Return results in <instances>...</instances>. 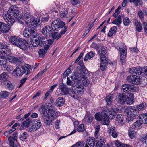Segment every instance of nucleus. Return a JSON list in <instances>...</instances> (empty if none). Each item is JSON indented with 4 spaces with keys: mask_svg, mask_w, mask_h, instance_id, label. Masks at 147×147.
<instances>
[{
    "mask_svg": "<svg viewBox=\"0 0 147 147\" xmlns=\"http://www.w3.org/2000/svg\"><path fill=\"white\" fill-rule=\"evenodd\" d=\"M86 73L85 70H82L80 73H74L72 76L71 77L74 80V85L76 88L75 89L74 91L72 90L70 94V96L75 99H78L84 92L82 80L86 86H88L90 84V81L87 77L85 76Z\"/></svg>",
    "mask_w": 147,
    "mask_h": 147,
    "instance_id": "f257e3e1",
    "label": "nucleus"
},
{
    "mask_svg": "<svg viewBox=\"0 0 147 147\" xmlns=\"http://www.w3.org/2000/svg\"><path fill=\"white\" fill-rule=\"evenodd\" d=\"M39 111L45 123L47 125H52L53 121L58 117V114L50 103L42 106Z\"/></svg>",
    "mask_w": 147,
    "mask_h": 147,
    "instance_id": "f03ea898",
    "label": "nucleus"
},
{
    "mask_svg": "<svg viewBox=\"0 0 147 147\" xmlns=\"http://www.w3.org/2000/svg\"><path fill=\"white\" fill-rule=\"evenodd\" d=\"M53 42V40H49L47 38L38 34L32 40L31 43L34 47H36L39 45L41 47H44V49H41L38 51L40 55L42 56L46 53L50 45Z\"/></svg>",
    "mask_w": 147,
    "mask_h": 147,
    "instance_id": "7ed1b4c3",
    "label": "nucleus"
},
{
    "mask_svg": "<svg viewBox=\"0 0 147 147\" xmlns=\"http://www.w3.org/2000/svg\"><path fill=\"white\" fill-rule=\"evenodd\" d=\"M0 15L3 16V17L6 22L7 21L6 20H9L11 18H13V16L18 20H20L22 18V17L19 13L18 9L15 5L11 7L6 14L5 13L3 10H0Z\"/></svg>",
    "mask_w": 147,
    "mask_h": 147,
    "instance_id": "20e7f679",
    "label": "nucleus"
},
{
    "mask_svg": "<svg viewBox=\"0 0 147 147\" xmlns=\"http://www.w3.org/2000/svg\"><path fill=\"white\" fill-rule=\"evenodd\" d=\"M9 40L12 44L19 47L22 50H25L28 48L27 45L28 43L26 40L18 38L16 36H13L10 38Z\"/></svg>",
    "mask_w": 147,
    "mask_h": 147,
    "instance_id": "39448f33",
    "label": "nucleus"
},
{
    "mask_svg": "<svg viewBox=\"0 0 147 147\" xmlns=\"http://www.w3.org/2000/svg\"><path fill=\"white\" fill-rule=\"evenodd\" d=\"M22 19L25 21V23L29 26H34V27L39 26L41 24L40 19L37 20L35 19L34 16L29 14H24L23 16Z\"/></svg>",
    "mask_w": 147,
    "mask_h": 147,
    "instance_id": "423d86ee",
    "label": "nucleus"
},
{
    "mask_svg": "<svg viewBox=\"0 0 147 147\" xmlns=\"http://www.w3.org/2000/svg\"><path fill=\"white\" fill-rule=\"evenodd\" d=\"M125 112L127 116L130 118V120L134 118L136 116L138 115L139 113V111L137 107L134 106L126 108L125 110Z\"/></svg>",
    "mask_w": 147,
    "mask_h": 147,
    "instance_id": "0eeeda50",
    "label": "nucleus"
},
{
    "mask_svg": "<svg viewBox=\"0 0 147 147\" xmlns=\"http://www.w3.org/2000/svg\"><path fill=\"white\" fill-rule=\"evenodd\" d=\"M95 119L97 121H101V123L103 125H108L109 124V121L108 119V116L105 115V113L102 111L101 114L98 113L95 115Z\"/></svg>",
    "mask_w": 147,
    "mask_h": 147,
    "instance_id": "6e6552de",
    "label": "nucleus"
},
{
    "mask_svg": "<svg viewBox=\"0 0 147 147\" xmlns=\"http://www.w3.org/2000/svg\"><path fill=\"white\" fill-rule=\"evenodd\" d=\"M65 25L64 22L58 19H56L52 22L51 27L53 30L58 31L61 28H63Z\"/></svg>",
    "mask_w": 147,
    "mask_h": 147,
    "instance_id": "1a4fd4ad",
    "label": "nucleus"
},
{
    "mask_svg": "<svg viewBox=\"0 0 147 147\" xmlns=\"http://www.w3.org/2000/svg\"><path fill=\"white\" fill-rule=\"evenodd\" d=\"M59 88L60 91L59 92L62 95H66L68 94L69 93L70 94V92H71L72 90L74 91L73 88L70 89H69V91L68 88L66 85H65L63 83H61L60 84L59 86Z\"/></svg>",
    "mask_w": 147,
    "mask_h": 147,
    "instance_id": "9d476101",
    "label": "nucleus"
},
{
    "mask_svg": "<svg viewBox=\"0 0 147 147\" xmlns=\"http://www.w3.org/2000/svg\"><path fill=\"white\" fill-rule=\"evenodd\" d=\"M35 28L34 27H32L30 26L26 27L23 31L24 36L25 37H29L34 32Z\"/></svg>",
    "mask_w": 147,
    "mask_h": 147,
    "instance_id": "9b49d317",
    "label": "nucleus"
},
{
    "mask_svg": "<svg viewBox=\"0 0 147 147\" xmlns=\"http://www.w3.org/2000/svg\"><path fill=\"white\" fill-rule=\"evenodd\" d=\"M117 111L116 109L113 108H110L107 110L104 111L105 113V115L108 116V119H112L114 118L116 114Z\"/></svg>",
    "mask_w": 147,
    "mask_h": 147,
    "instance_id": "f8f14e48",
    "label": "nucleus"
},
{
    "mask_svg": "<svg viewBox=\"0 0 147 147\" xmlns=\"http://www.w3.org/2000/svg\"><path fill=\"white\" fill-rule=\"evenodd\" d=\"M0 52L5 57L7 56L10 55L11 54L10 49L8 47L7 45L4 44L3 46L0 50Z\"/></svg>",
    "mask_w": 147,
    "mask_h": 147,
    "instance_id": "ddd939ff",
    "label": "nucleus"
},
{
    "mask_svg": "<svg viewBox=\"0 0 147 147\" xmlns=\"http://www.w3.org/2000/svg\"><path fill=\"white\" fill-rule=\"evenodd\" d=\"M103 55H100V57L101 59V63L100 66V68L102 71H104L106 68L107 62L108 61V59L107 57H103Z\"/></svg>",
    "mask_w": 147,
    "mask_h": 147,
    "instance_id": "4468645a",
    "label": "nucleus"
},
{
    "mask_svg": "<svg viewBox=\"0 0 147 147\" xmlns=\"http://www.w3.org/2000/svg\"><path fill=\"white\" fill-rule=\"evenodd\" d=\"M10 26L8 24L0 22V31L4 33L8 32Z\"/></svg>",
    "mask_w": 147,
    "mask_h": 147,
    "instance_id": "2eb2a0df",
    "label": "nucleus"
},
{
    "mask_svg": "<svg viewBox=\"0 0 147 147\" xmlns=\"http://www.w3.org/2000/svg\"><path fill=\"white\" fill-rule=\"evenodd\" d=\"M7 59L3 56H2L0 54V66H3L5 69L8 71L9 69V66L7 64Z\"/></svg>",
    "mask_w": 147,
    "mask_h": 147,
    "instance_id": "dca6fc26",
    "label": "nucleus"
},
{
    "mask_svg": "<svg viewBox=\"0 0 147 147\" xmlns=\"http://www.w3.org/2000/svg\"><path fill=\"white\" fill-rule=\"evenodd\" d=\"M24 69V66L19 65L17 66L16 69L14 70L13 74H15L17 76L22 75L23 74Z\"/></svg>",
    "mask_w": 147,
    "mask_h": 147,
    "instance_id": "f3484780",
    "label": "nucleus"
},
{
    "mask_svg": "<svg viewBox=\"0 0 147 147\" xmlns=\"http://www.w3.org/2000/svg\"><path fill=\"white\" fill-rule=\"evenodd\" d=\"M129 71L131 74H135L138 76L142 73V67L140 66L134 67L129 69Z\"/></svg>",
    "mask_w": 147,
    "mask_h": 147,
    "instance_id": "a211bd4d",
    "label": "nucleus"
},
{
    "mask_svg": "<svg viewBox=\"0 0 147 147\" xmlns=\"http://www.w3.org/2000/svg\"><path fill=\"white\" fill-rule=\"evenodd\" d=\"M95 143V138L89 137L87 139L85 147H94Z\"/></svg>",
    "mask_w": 147,
    "mask_h": 147,
    "instance_id": "6ab92c4d",
    "label": "nucleus"
},
{
    "mask_svg": "<svg viewBox=\"0 0 147 147\" xmlns=\"http://www.w3.org/2000/svg\"><path fill=\"white\" fill-rule=\"evenodd\" d=\"M120 60L121 63L125 62L126 57L127 53V50L126 47H123V49L120 51Z\"/></svg>",
    "mask_w": 147,
    "mask_h": 147,
    "instance_id": "aec40b11",
    "label": "nucleus"
},
{
    "mask_svg": "<svg viewBox=\"0 0 147 147\" xmlns=\"http://www.w3.org/2000/svg\"><path fill=\"white\" fill-rule=\"evenodd\" d=\"M134 86L132 85L128 84H124L122 86V89L123 91L125 92H133L134 91Z\"/></svg>",
    "mask_w": 147,
    "mask_h": 147,
    "instance_id": "412c9836",
    "label": "nucleus"
},
{
    "mask_svg": "<svg viewBox=\"0 0 147 147\" xmlns=\"http://www.w3.org/2000/svg\"><path fill=\"white\" fill-rule=\"evenodd\" d=\"M126 95L124 93H121L119 94L117 98L119 102L124 104L126 101Z\"/></svg>",
    "mask_w": 147,
    "mask_h": 147,
    "instance_id": "4be33fe9",
    "label": "nucleus"
},
{
    "mask_svg": "<svg viewBox=\"0 0 147 147\" xmlns=\"http://www.w3.org/2000/svg\"><path fill=\"white\" fill-rule=\"evenodd\" d=\"M126 101L125 102L127 104L131 105L133 103L134 95L132 93H129L127 96L126 95Z\"/></svg>",
    "mask_w": 147,
    "mask_h": 147,
    "instance_id": "5701e85b",
    "label": "nucleus"
},
{
    "mask_svg": "<svg viewBox=\"0 0 147 147\" xmlns=\"http://www.w3.org/2000/svg\"><path fill=\"white\" fill-rule=\"evenodd\" d=\"M139 118L142 123L145 124L147 123V113L141 114L139 116Z\"/></svg>",
    "mask_w": 147,
    "mask_h": 147,
    "instance_id": "b1692460",
    "label": "nucleus"
},
{
    "mask_svg": "<svg viewBox=\"0 0 147 147\" xmlns=\"http://www.w3.org/2000/svg\"><path fill=\"white\" fill-rule=\"evenodd\" d=\"M51 28L50 26H49L47 25L43 28L42 30V32L43 34L47 35L51 33Z\"/></svg>",
    "mask_w": 147,
    "mask_h": 147,
    "instance_id": "393cba45",
    "label": "nucleus"
},
{
    "mask_svg": "<svg viewBox=\"0 0 147 147\" xmlns=\"http://www.w3.org/2000/svg\"><path fill=\"white\" fill-rule=\"evenodd\" d=\"M116 121L120 125H122L124 124V118L121 114H118L116 117Z\"/></svg>",
    "mask_w": 147,
    "mask_h": 147,
    "instance_id": "a878e982",
    "label": "nucleus"
},
{
    "mask_svg": "<svg viewBox=\"0 0 147 147\" xmlns=\"http://www.w3.org/2000/svg\"><path fill=\"white\" fill-rule=\"evenodd\" d=\"M32 122L31 119L29 118L27 119L25 121H24L22 124L21 127H22L28 128L29 126V125Z\"/></svg>",
    "mask_w": 147,
    "mask_h": 147,
    "instance_id": "bb28decb",
    "label": "nucleus"
},
{
    "mask_svg": "<svg viewBox=\"0 0 147 147\" xmlns=\"http://www.w3.org/2000/svg\"><path fill=\"white\" fill-rule=\"evenodd\" d=\"M95 55V54L94 52L93 51H91L87 53L84 58V59L85 61H87L94 57Z\"/></svg>",
    "mask_w": 147,
    "mask_h": 147,
    "instance_id": "cd10ccee",
    "label": "nucleus"
},
{
    "mask_svg": "<svg viewBox=\"0 0 147 147\" xmlns=\"http://www.w3.org/2000/svg\"><path fill=\"white\" fill-rule=\"evenodd\" d=\"M8 60L11 63H16L18 61V60L17 58L14 56L11 55V54L10 55L7 56L6 57Z\"/></svg>",
    "mask_w": 147,
    "mask_h": 147,
    "instance_id": "c85d7f7f",
    "label": "nucleus"
},
{
    "mask_svg": "<svg viewBox=\"0 0 147 147\" xmlns=\"http://www.w3.org/2000/svg\"><path fill=\"white\" fill-rule=\"evenodd\" d=\"M117 30V28L116 26H114L112 27L110 29L108 36L109 37H111L113 34H115Z\"/></svg>",
    "mask_w": 147,
    "mask_h": 147,
    "instance_id": "c756f323",
    "label": "nucleus"
},
{
    "mask_svg": "<svg viewBox=\"0 0 147 147\" xmlns=\"http://www.w3.org/2000/svg\"><path fill=\"white\" fill-rule=\"evenodd\" d=\"M9 78L8 74L5 72H3L0 75V80L3 81H7Z\"/></svg>",
    "mask_w": 147,
    "mask_h": 147,
    "instance_id": "7c9ffc66",
    "label": "nucleus"
},
{
    "mask_svg": "<svg viewBox=\"0 0 147 147\" xmlns=\"http://www.w3.org/2000/svg\"><path fill=\"white\" fill-rule=\"evenodd\" d=\"M135 24L136 30L138 32H141L142 30V28L140 22L136 20V21Z\"/></svg>",
    "mask_w": 147,
    "mask_h": 147,
    "instance_id": "2f4dec72",
    "label": "nucleus"
},
{
    "mask_svg": "<svg viewBox=\"0 0 147 147\" xmlns=\"http://www.w3.org/2000/svg\"><path fill=\"white\" fill-rule=\"evenodd\" d=\"M115 146L117 147H132L130 145L121 143L118 140L115 141Z\"/></svg>",
    "mask_w": 147,
    "mask_h": 147,
    "instance_id": "473e14b6",
    "label": "nucleus"
},
{
    "mask_svg": "<svg viewBox=\"0 0 147 147\" xmlns=\"http://www.w3.org/2000/svg\"><path fill=\"white\" fill-rule=\"evenodd\" d=\"M93 118L91 116H85L83 120V121L86 124L90 123L92 121Z\"/></svg>",
    "mask_w": 147,
    "mask_h": 147,
    "instance_id": "72a5a7b5",
    "label": "nucleus"
},
{
    "mask_svg": "<svg viewBox=\"0 0 147 147\" xmlns=\"http://www.w3.org/2000/svg\"><path fill=\"white\" fill-rule=\"evenodd\" d=\"M32 123L38 129H39L42 125L39 119H36L34 120Z\"/></svg>",
    "mask_w": 147,
    "mask_h": 147,
    "instance_id": "f704fd0d",
    "label": "nucleus"
},
{
    "mask_svg": "<svg viewBox=\"0 0 147 147\" xmlns=\"http://www.w3.org/2000/svg\"><path fill=\"white\" fill-rule=\"evenodd\" d=\"M101 51H98V53L99 56H100V55H103V57H107L105 54L107 53V48L105 47H102L101 48Z\"/></svg>",
    "mask_w": 147,
    "mask_h": 147,
    "instance_id": "c9c22d12",
    "label": "nucleus"
},
{
    "mask_svg": "<svg viewBox=\"0 0 147 147\" xmlns=\"http://www.w3.org/2000/svg\"><path fill=\"white\" fill-rule=\"evenodd\" d=\"M64 99L62 97L59 98L55 102L56 103L58 106H60L63 105L64 103Z\"/></svg>",
    "mask_w": 147,
    "mask_h": 147,
    "instance_id": "e433bc0d",
    "label": "nucleus"
},
{
    "mask_svg": "<svg viewBox=\"0 0 147 147\" xmlns=\"http://www.w3.org/2000/svg\"><path fill=\"white\" fill-rule=\"evenodd\" d=\"M113 98L114 96L112 94L106 97V101L108 105L111 104Z\"/></svg>",
    "mask_w": 147,
    "mask_h": 147,
    "instance_id": "4c0bfd02",
    "label": "nucleus"
},
{
    "mask_svg": "<svg viewBox=\"0 0 147 147\" xmlns=\"http://www.w3.org/2000/svg\"><path fill=\"white\" fill-rule=\"evenodd\" d=\"M129 135L131 139L133 138L135 136L136 134L134 129L133 128H131L129 130Z\"/></svg>",
    "mask_w": 147,
    "mask_h": 147,
    "instance_id": "58836bf2",
    "label": "nucleus"
},
{
    "mask_svg": "<svg viewBox=\"0 0 147 147\" xmlns=\"http://www.w3.org/2000/svg\"><path fill=\"white\" fill-rule=\"evenodd\" d=\"M121 22V16L119 15L118 17V18L114 20L112 22V23L117 25L118 26H119V24Z\"/></svg>",
    "mask_w": 147,
    "mask_h": 147,
    "instance_id": "ea45409f",
    "label": "nucleus"
},
{
    "mask_svg": "<svg viewBox=\"0 0 147 147\" xmlns=\"http://www.w3.org/2000/svg\"><path fill=\"white\" fill-rule=\"evenodd\" d=\"M105 140L104 138H102L100 139L96 143V147H101L103 144L105 143Z\"/></svg>",
    "mask_w": 147,
    "mask_h": 147,
    "instance_id": "a19ab883",
    "label": "nucleus"
},
{
    "mask_svg": "<svg viewBox=\"0 0 147 147\" xmlns=\"http://www.w3.org/2000/svg\"><path fill=\"white\" fill-rule=\"evenodd\" d=\"M28 131L29 132H33L37 130L38 129L35 127L33 124L29 126L28 128Z\"/></svg>",
    "mask_w": 147,
    "mask_h": 147,
    "instance_id": "79ce46f5",
    "label": "nucleus"
},
{
    "mask_svg": "<svg viewBox=\"0 0 147 147\" xmlns=\"http://www.w3.org/2000/svg\"><path fill=\"white\" fill-rule=\"evenodd\" d=\"M146 105L145 103L141 104L137 106V108L139 111H143L144 110L146 107Z\"/></svg>",
    "mask_w": 147,
    "mask_h": 147,
    "instance_id": "37998d69",
    "label": "nucleus"
},
{
    "mask_svg": "<svg viewBox=\"0 0 147 147\" xmlns=\"http://www.w3.org/2000/svg\"><path fill=\"white\" fill-rule=\"evenodd\" d=\"M68 10L67 9H64L60 13V17L61 18L66 17L68 13Z\"/></svg>",
    "mask_w": 147,
    "mask_h": 147,
    "instance_id": "c03bdc74",
    "label": "nucleus"
},
{
    "mask_svg": "<svg viewBox=\"0 0 147 147\" xmlns=\"http://www.w3.org/2000/svg\"><path fill=\"white\" fill-rule=\"evenodd\" d=\"M142 124V123H141L140 120L139 121H137L132 125V128L134 129V128L138 127H140Z\"/></svg>",
    "mask_w": 147,
    "mask_h": 147,
    "instance_id": "a18cd8bd",
    "label": "nucleus"
},
{
    "mask_svg": "<svg viewBox=\"0 0 147 147\" xmlns=\"http://www.w3.org/2000/svg\"><path fill=\"white\" fill-rule=\"evenodd\" d=\"M9 94V93L6 91H2L0 93V95L3 98H6L7 97Z\"/></svg>",
    "mask_w": 147,
    "mask_h": 147,
    "instance_id": "49530a36",
    "label": "nucleus"
},
{
    "mask_svg": "<svg viewBox=\"0 0 147 147\" xmlns=\"http://www.w3.org/2000/svg\"><path fill=\"white\" fill-rule=\"evenodd\" d=\"M84 143L83 142H77L76 144L72 145L71 147H83Z\"/></svg>",
    "mask_w": 147,
    "mask_h": 147,
    "instance_id": "de8ad7c7",
    "label": "nucleus"
},
{
    "mask_svg": "<svg viewBox=\"0 0 147 147\" xmlns=\"http://www.w3.org/2000/svg\"><path fill=\"white\" fill-rule=\"evenodd\" d=\"M140 78L139 76L135 75V78L133 84H139L140 81Z\"/></svg>",
    "mask_w": 147,
    "mask_h": 147,
    "instance_id": "09e8293b",
    "label": "nucleus"
},
{
    "mask_svg": "<svg viewBox=\"0 0 147 147\" xmlns=\"http://www.w3.org/2000/svg\"><path fill=\"white\" fill-rule=\"evenodd\" d=\"M123 21L124 24L126 26L129 25L130 23L129 19L127 17L123 19Z\"/></svg>",
    "mask_w": 147,
    "mask_h": 147,
    "instance_id": "8fccbe9b",
    "label": "nucleus"
},
{
    "mask_svg": "<svg viewBox=\"0 0 147 147\" xmlns=\"http://www.w3.org/2000/svg\"><path fill=\"white\" fill-rule=\"evenodd\" d=\"M27 136L28 135L27 134V132H24L22 134L20 135L19 138L21 140L23 141L26 139V138L27 137Z\"/></svg>",
    "mask_w": 147,
    "mask_h": 147,
    "instance_id": "3c124183",
    "label": "nucleus"
},
{
    "mask_svg": "<svg viewBox=\"0 0 147 147\" xmlns=\"http://www.w3.org/2000/svg\"><path fill=\"white\" fill-rule=\"evenodd\" d=\"M135 75H130L128 76L127 78L128 81L131 83L133 84L135 78Z\"/></svg>",
    "mask_w": 147,
    "mask_h": 147,
    "instance_id": "603ef678",
    "label": "nucleus"
},
{
    "mask_svg": "<svg viewBox=\"0 0 147 147\" xmlns=\"http://www.w3.org/2000/svg\"><path fill=\"white\" fill-rule=\"evenodd\" d=\"M8 140L9 142L10 146L11 147L13 146L14 144V139L11 136H10L8 138Z\"/></svg>",
    "mask_w": 147,
    "mask_h": 147,
    "instance_id": "864d4df0",
    "label": "nucleus"
},
{
    "mask_svg": "<svg viewBox=\"0 0 147 147\" xmlns=\"http://www.w3.org/2000/svg\"><path fill=\"white\" fill-rule=\"evenodd\" d=\"M6 86L7 88L10 90H12L14 88L12 84L10 81H7Z\"/></svg>",
    "mask_w": 147,
    "mask_h": 147,
    "instance_id": "5fc2aeb1",
    "label": "nucleus"
},
{
    "mask_svg": "<svg viewBox=\"0 0 147 147\" xmlns=\"http://www.w3.org/2000/svg\"><path fill=\"white\" fill-rule=\"evenodd\" d=\"M84 130V125L83 124H80L78 127L77 131L78 132H83Z\"/></svg>",
    "mask_w": 147,
    "mask_h": 147,
    "instance_id": "6e6d98bb",
    "label": "nucleus"
},
{
    "mask_svg": "<svg viewBox=\"0 0 147 147\" xmlns=\"http://www.w3.org/2000/svg\"><path fill=\"white\" fill-rule=\"evenodd\" d=\"M67 27H64V30L61 32L60 34L58 36L57 39H59L61 37L62 35H63L65 33V32L66 31V29Z\"/></svg>",
    "mask_w": 147,
    "mask_h": 147,
    "instance_id": "4d7b16f0",
    "label": "nucleus"
},
{
    "mask_svg": "<svg viewBox=\"0 0 147 147\" xmlns=\"http://www.w3.org/2000/svg\"><path fill=\"white\" fill-rule=\"evenodd\" d=\"M115 127H111L108 128V131L109 133V134L111 135V134H112L115 131Z\"/></svg>",
    "mask_w": 147,
    "mask_h": 147,
    "instance_id": "13d9d810",
    "label": "nucleus"
},
{
    "mask_svg": "<svg viewBox=\"0 0 147 147\" xmlns=\"http://www.w3.org/2000/svg\"><path fill=\"white\" fill-rule=\"evenodd\" d=\"M7 22L10 25L12 26L15 22V20L14 18H11L10 20H6Z\"/></svg>",
    "mask_w": 147,
    "mask_h": 147,
    "instance_id": "bf43d9fd",
    "label": "nucleus"
},
{
    "mask_svg": "<svg viewBox=\"0 0 147 147\" xmlns=\"http://www.w3.org/2000/svg\"><path fill=\"white\" fill-rule=\"evenodd\" d=\"M27 79V78H25L20 80V84L19 85L18 87L19 88L21 87L22 86V85L25 83Z\"/></svg>",
    "mask_w": 147,
    "mask_h": 147,
    "instance_id": "052dcab7",
    "label": "nucleus"
},
{
    "mask_svg": "<svg viewBox=\"0 0 147 147\" xmlns=\"http://www.w3.org/2000/svg\"><path fill=\"white\" fill-rule=\"evenodd\" d=\"M51 34L52 37L53 39H56L57 40L59 39H57L58 36L59 35L57 32H54L53 33Z\"/></svg>",
    "mask_w": 147,
    "mask_h": 147,
    "instance_id": "680f3d73",
    "label": "nucleus"
},
{
    "mask_svg": "<svg viewBox=\"0 0 147 147\" xmlns=\"http://www.w3.org/2000/svg\"><path fill=\"white\" fill-rule=\"evenodd\" d=\"M143 23L145 31L147 33V21H143Z\"/></svg>",
    "mask_w": 147,
    "mask_h": 147,
    "instance_id": "e2e57ef3",
    "label": "nucleus"
},
{
    "mask_svg": "<svg viewBox=\"0 0 147 147\" xmlns=\"http://www.w3.org/2000/svg\"><path fill=\"white\" fill-rule=\"evenodd\" d=\"M80 0H70L71 3L73 5H76L80 2Z\"/></svg>",
    "mask_w": 147,
    "mask_h": 147,
    "instance_id": "0e129e2a",
    "label": "nucleus"
},
{
    "mask_svg": "<svg viewBox=\"0 0 147 147\" xmlns=\"http://www.w3.org/2000/svg\"><path fill=\"white\" fill-rule=\"evenodd\" d=\"M140 0H130V2L131 3L134 2V6L135 7L137 6L138 5V3L139 2Z\"/></svg>",
    "mask_w": 147,
    "mask_h": 147,
    "instance_id": "69168bd1",
    "label": "nucleus"
},
{
    "mask_svg": "<svg viewBox=\"0 0 147 147\" xmlns=\"http://www.w3.org/2000/svg\"><path fill=\"white\" fill-rule=\"evenodd\" d=\"M49 17L47 16L44 18H42L41 20V23L45 22L48 21L49 20Z\"/></svg>",
    "mask_w": 147,
    "mask_h": 147,
    "instance_id": "338daca9",
    "label": "nucleus"
},
{
    "mask_svg": "<svg viewBox=\"0 0 147 147\" xmlns=\"http://www.w3.org/2000/svg\"><path fill=\"white\" fill-rule=\"evenodd\" d=\"M41 93V91L40 90L38 91L32 97L33 99H34L37 97L39 96L40 95Z\"/></svg>",
    "mask_w": 147,
    "mask_h": 147,
    "instance_id": "774afa93",
    "label": "nucleus"
}]
</instances>
